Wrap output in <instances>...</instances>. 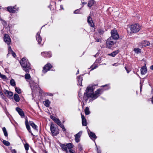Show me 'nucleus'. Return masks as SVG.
<instances>
[{
  "label": "nucleus",
  "instance_id": "nucleus-1",
  "mask_svg": "<svg viewBox=\"0 0 153 153\" xmlns=\"http://www.w3.org/2000/svg\"><path fill=\"white\" fill-rule=\"evenodd\" d=\"M94 90L93 89V86L88 87L86 89V92L84 94L83 97L84 100L87 102L89 98H91L93 99H96L100 94V89H98L94 93Z\"/></svg>",
  "mask_w": 153,
  "mask_h": 153
},
{
  "label": "nucleus",
  "instance_id": "nucleus-2",
  "mask_svg": "<svg viewBox=\"0 0 153 153\" xmlns=\"http://www.w3.org/2000/svg\"><path fill=\"white\" fill-rule=\"evenodd\" d=\"M20 64L26 73L29 72L31 69V67L28 61L25 58H23L20 61Z\"/></svg>",
  "mask_w": 153,
  "mask_h": 153
},
{
  "label": "nucleus",
  "instance_id": "nucleus-3",
  "mask_svg": "<svg viewBox=\"0 0 153 153\" xmlns=\"http://www.w3.org/2000/svg\"><path fill=\"white\" fill-rule=\"evenodd\" d=\"M60 146L62 150L67 153H74L73 152V150L71 149L73 147V145L72 143H68L66 145L61 144Z\"/></svg>",
  "mask_w": 153,
  "mask_h": 153
},
{
  "label": "nucleus",
  "instance_id": "nucleus-4",
  "mask_svg": "<svg viewBox=\"0 0 153 153\" xmlns=\"http://www.w3.org/2000/svg\"><path fill=\"white\" fill-rule=\"evenodd\" d=\"M131 33H134L137 32L140 29L139 25L137 24L132 25L129 27Z\"/></svg>",
  "mask_w": 153,
  "mask_h": 153
},
{
  "label": "nucleus",
  "instance_id": "nucleus-5",
  "mask_svg": "<svg viewBox=\"0 0 153 153\" xmlns=\"http://www.w3.org/2000/svg\"><path fill=\"white\" fill-rule=\"evenodd\" d=\"M116 43V41L111 38H108L107 40L106 43V47L110 48L112 47L114 44Z\"/></svg>",
  "mask_w": 153,
  "mask_h": 153
},
{
  "label": "nucleus",
  "instance_id": "nucleus-6",
  "mask_svg": "<svg viewBox=\"0 0 153 153\" xmlns=\"http://www.w3.org/2000/svg\"><path fill=\"white\" fill-rule=\"evenodd\" d=\"M50 129L53 136H56L59 134V129L55 128L54 124L52 123L51 124Z\"/></svg>",
  "mask_w": 153,
  "mask_h": 153
},
{
  "label": "nucleus",
  "instance_id": "nucleus-7",
  "mask_svg": "<svg viewBox=\"0 0 153 153\" xmlns=\"http://www.w3.org/2000/svg\"><path fill=\"white\" fill-rule=\"evenodd\" d=\"M111 36L110 38L115 40L117 39L119 37L117 32L116 30H111Z\"/></svg>",
  "mask_w": 153,
  "mask_h": 153
},
{
  "label": "nucleus",
  "instance_id": "nucleus-8",
  "mask_svg": "<svg viewBox=\"0 0 153 153\" xmlns=\"http://www.w3.org/2000/svg\"><path fill=\"white\" fill-rule=\"evenodd\" d=\"M51 67L52 66L51 65L50 63H48L43 67L42 71L44 73H45L47 71L49 70Z\"/></svg>",
  "mask_w": 153,
  "mask_h": 153
},
{
  "label": "nucleus",
  "instance_id": "nucleus-9",
  "mask_svg": "<svg viewBox=\"0 0 153 153\" xmlns=\"http://www.w3.org/2000/svg\"><path fill=\"white\" fill-rule=\"evenodd\" d=\"M7 10L10 13H14L17 10L16 8V6L14 7L10 6L7 7Z\"/></svg>",
  "mask_w": 153,
  "mask_h": 153
},
{
  "label": "nucleus",
  "instance_id": "nucleus-10",
  "mask_svg": "<svg viewBox=\"0 0 153 153\" xmlns=\"http://www.w3.org/2000/svg\"><path fill=\"white\" fill-rule=\"evenodd\" d=\"M4 42L9 45L11 42V39L10 36L7 34H5L4 37Z\"/></svg>",
  "mask_w": 153,
  "mask_h": 153
},
{
  "label": "nucleus",
  "instance_id": "nucleus-11",
  "mask_svg": "<svg viewBox=\"0 0 153 153\" xmlns=\"http://www.w3.org/2000/svg\"><path fill=\"white\" fill-rule=\"evenodd\" d=\"M25 124L27 129L28 130L29 132L31 133L32 135H33V134L30 130V127L29 125V122L28 121L27 117H26V118H25Z\"/></svg>",
  "mask_w": 153,
  "mask_h": 153
},
{
  "label": "nucleus",
  "instance_id": "nucleus-12",
  "mask_svg": "<svg viewBox=\"0 0 153 153\" xmlns=\"http://www.w3.org/2000/svg\"><path fill=\"white\" fill-rule=\"evenodd\" d=\"M4 93L7 97L10 98H11L13 95L12 92L7 90H4Z\"/></svg>",
  "mask_w": 153,
  "mask_h": 153
},
{
  "label": "nucleus",
  "instance_id": "nucleus-13",
  "mask_svg": "<svg viewBox=\"0 0 153 153\" xmlns=\"http://www.w3.org/2000/svg\"><path fill=\"white\" fill-rule=\"evenodd\" d=\"M82 132L80 131L78 133L76 134L75 136V140L76 142H78L80 141V137L82 134Z\"/></svg>",
  "mask_w": 153,
  "mask_h": 153
},
{
  "label": "nucleus",
  "instance_id": "nucleus-14",
  "mask_svg": "<svg viewBox=\"0 0 153 153\" xmlns=\"http://www.w3.org/2000/svg\"><path fill=\"white\" fill-rule=\"evenodd\" d=\"M16 110L22 117L23 118L24 117V113L22 109L19 108L17 107L16 108Z\"/></svg>",
  "mask_w": 153,
  "mask_h": 153
},
{
  "label": "nucleus",
  "instance_id": "nucleus-15",
  "mask_svg": "<svg viewBox=\"0 0 153 153\" xmlns=\"http://www.w3.org/2000/svg\"><path fill=\"white\" fill-rule=\"evenodd\" d=\"M30 86L32 89H34L37 88L38 85L37 83H35L33 81H31L30 83Z\"/></svg>",
  "mask_w": 153,
  "mask_h": 153
},
{
  "label": "nucleus",
  "instance_id": "nucleus-16",
  "mask_svg": "<svg viewBox=\"0 0 153 153\" xmlns=\"http://www.w3.org/2000/svg\"><path fill=\"white\" fill-rule=\"evenodd\" d=\"M41 54L42 56L49 58L51 57V55L50 52H42Z\"/></svg>",
  "mask_w": 153,
  "mask_h": 153
},
{
  "label": "nucleus",
  "instance_id": "nucleus-17",
  "mask_svg": "<svg viewBox=\"0 0 153 153\" xmlns=\"http://www.w3.org/2000/svg\"><path fill=\"white\" fill-rule=\"evenodd\" d=\"M40 32H38L37 33L36 36V40L38 42V43L39 44H40L41 43V42L42 40V38L40 36Z\"/></svg>",
  "mask_w": 153,
  "mask_h": 153
},
{
  "label": "nucleus",
  "instance_id": "nucleus-18",
  "mask_svg": "<svg viewBox=\"0 0 153 153\" xmlns=\"http://www.w3.org/2000/svg\"><path fill=\"white\" fill-rule=\"evenodd\" d=\"M81 117L82 125L83 126H86L87 125L86 119L84 115H82Z\"/></svg>",
  "mask_w": 153,
  "mask_h": 153
},
{
  "label": "nucleus",
  "instance_id": "nucleus-19",
  "mask_svg": "<svg viewBox=\"0 0 153 153\" xmlns=\"http://www.w3.org/2000/svg\"><path fill=\"white\" fill-rule=\"evenodd\" d=\"M88 22L91 27H94V25L92 22V19L90 16H89L88 18Z\"/></svg>",
  "mask_w": 153,
  "mask_h": 153
},
{
  "label": "nucleus",
  "instance_id": "nucleus-20",
  "mask_svg": "<svg viewBox=\"0 0 153 153\" xmlns=\"http://www.w3.org/2000/svg\"><path fill=\"white\" fill-rule=\"evenodd\" d=\"M119 52V50H117L114 51L113 52L110 53L108 54V55L112 57H114Z\"/></svg>",
  "mask_w": 153,
  "mask_h": 153
},
{
  "label": "nucleus",
  "instance_id": "nucleus-21",
  "mask_svg": "<svg viewBox=\"0 0 153 153\" xmlns=\"http://www.w3.org/2000/svg\"><path fill=\"white\" fill-rule=\"evenodd\" d=\"M88 132L90 137L91 139L92 138L95 139L97 138V137L96 136L95 134L92 132H90V133H89V131H88Z\"/></svg>",
  "mask_w": 153,
  "mask_h": 153
},
{
  "label": "nucleus",
  "instance_id": "nucleus-22",
  "mask_svg": "<svg viewBox=\"0 0 153 153\" xmlns=\"http://www.w3.org/2000/svg\"><path fill=\"white\" fill-rule=\"evenodd\" d=\"M147 69L145 67H143L141 70V73L142 75L145 74L147 72Z\"/></svg>",
  "mask_w": 153,
  "mask_h": 153
},
{
  "label": "nucleus",
  "instance_id": "nucleus-23",
  "mask_svg": "<svg viewBox=\"0 0 153 153\" xmlns=\"http://www.w3.org/2000/svg\"><path fill=\"white\" fill-rule=\"evenodd\" d=\"M30 125L33 127V128L37 130V126L36 125L33 121H29Z\"/></svg>",
  "mask_w": 153,
  "mask_h": 153
},
{
  "label": "nucleus",
  "instance_id": "nucleus-24",
  "mask_svg": "<svg viewBox=\"0 0 153 153\" xmlns=\"http://www.w3.org/2000/svg\"><path fill=\"white\" fill-rule=\"evenodd\" d=\"M14 98L16 102H18L20 100L19 97V95L16 94H14Z\"/></svg>",
  "mask_w": 153,
  "mask_h": 153
},
{
  "label": "nucleus",
  "instance_id": "nucleus-25",
  "mask_svg": "<svg viewBox=\"0 0 153 153\" xmlns=\"http://www.w3.org/2000/svg\"><path fill=\"white\" fill-rule=\"evenodd\" d=\"M82 78L81 77V75L79 76L78 77V82L79 85L80 86L82 85Z\"/></svg>",
  "mask_w": 153,
  "mask_h": 153
},
{
  "label": "nucleus",
  "instance_id": "nucleus-26",
  "mask_svg": "<svg viewBox=\"0 0 153 153\" xmlns=\"http://www.w3.org/2000/svg\"><path fill=\"white\" fill-rule=\"evenodd\" d=\"M44 105L47 107H48L50 104V102L48 100H45L43 102Z\"/></svg>",
  "mask_w": 153,
  "mask_h": 153
},
{
  "label": "nucleus",
  "instance_id": "nucleus-27",
  "mask_svg": "<svg viewBox=\"0 0 153 153\" xmlns=\"http://www.w3.org/2000/svg\"><path fill=\"white\" fill-rule=\"evenodd\" d=\"M94 1L93 0L90 1L88 3V6L89 7H91L94 4Z\"/></svg>",
  "mask_w": 153,
  "mask_h": 153
},
{
  "label": "nucleus",
  "instance_id": "nucleus-28",
  "mask_svg": "<svg viewBox=\"0 0 153 153\" xmlns=\"http://www.w3.org/2000/svg\"><path fill=\"white\" fill-rule=\"evenodd\" d=\"M134 51L137 54H138L141 52L140 49L139 48H134Z\"/></svg>",
  "mask_w": 153,
  "mask_h": 153
},
{
  "label": "nucleus",
  "instance_id": "nucleus-29",
  "mask_svg": "<svg viewBox=\"0 0 153 153\" xmlns=\"http://www.w3.org/2000/svg\"><path fill=\"white\" fill-rule=\"evenodd\" d=\"M10 85L13 86H14L16 85V82L14 79H12L10 81Z\"/></svg>",
  "mask_w": 153,
  "mask_h": 153
},
{
  "label": "nucleus",
  "instance_id": "nucleus-30",
  "mask_svg": "<svg viewBox=\"0 0 153 153\" xmlns=\"http://www.w3.org/2000/svg\"><path fill=\"white\" fill-rule=\"evenodd\" d=\"M85 112L86 115H88L89 114H90V111L89 108L87 107L85 109Z\"/></svg>",
  "mask_w": 153,
  "mask_h": 153
},
{
  "label": "nucleus",
  "instance_id": "nucleus-31",
  "mask_svg": "<svg viewBox=\"0 0 153 153\" xmlns=\"http://www.w3.org/2000/svg\"><path fill=\"white\" fill-rule=\"evenodd\" d=\"M143 46H148L150 44V43L148 41H144L143 42Z\"/></svg>",
  "mask_w": 153,
  "mask_h": 153
},
{
  "label": "nucleus",
  "instance_id": "nucleus-32",
  "mask_svg": "<svg viewBox=\"0 0 153 153\" xmlns=\"http://www.w3.org/2000/svg\"><path fill=\"white\" fill-rule=\"evenodd\" d=\"M2 130L4 136L6 137H7L8 136V134L6 128L5 127L3 128Z\"/></svg>",
  "mask_w": 153,
  "mask_h": 153
},
{
  "label": "nucleus",
  "instance_id": "nucleus-33",
  "mask_svg": "<svg viewBox=\"0 0 153 153\" xmlns=\"http://www.w3.org/2000/svg\"><path fill=\"white\" fill-rule=\"evenodd\" d=\"M15 90L16 92L18 94H20L21 93V90L19 88L16 87Z\"/></svg>",
  "mask_w": 153,
  "mask_h": 153
},
{
  "label": "nucleus",
  "instance_id": "nucleus-34",
  "mask_svg": "<svg viewBox=\"0 0 153 153\" xmlns=\"http://www.w3.org/2000/svg\"><path fill=\"white\" fill-rule=\"evenodd\" d=\"M3 144L7 146H9L10 145V143L8 141H6L5 140H4L3 141Z\"/></svg>",
  "mask_w": 153,
  "mask_h": 153
},
{
  "label": "nucleus",
  "instance_id": "nucleus-35",
  "mask_svg": "<svg viewBox=\"0 0 153 153\" xmlns=\"http://www.w3.org/2000/svg\"><path fill=\"white\" fill-rule=\"evenodd\" d=\"M0 77L3 79H7V78L5 75L2 74H0Z\"/></svg>",
  "mask_w": 153,
  "mask_h": 153
},
{
  "label": "nucleus",
  "instance_id": "nucleus-36",
  "mask_svg": "<svg viewBox=\"0 0 153 153\" xmlns=\"http://www.w3.org/2000/svg\"><path fill=\"white\" fill-rule=\"evenodd\" d=\"M98 32L100 34H102L104 33V30L102 29H100L98 30Z\"/></svg>",
  "mask_w": 153,
  "mask_h": 153
},
{
  "label": "nucleus",
  "instance_id": "nucleus-37",
  "mask_svg": "<svg viewBox=\"0 0 153 153\" xmlns=\"http://www.w3.org/2000/svg\"><path fill=\"white\" fill-rule=\"evenodd\" d=\"M25 78L26 79H28L30 78V75L28 74H26L25 75Z\"/></svg>",
  "mask_w": 153,
  "mask_h": 153
},
{
  "label": "nucleus",
  "instance_id": "nucleus-38",
  "mask_svg": "<svg viewBox=\"0 0 153 153\" xmlns=\"http://www.w3.org/2000/svg\"><path fill=\"white\" fill-rule=\"evenodd\" d=\"M55 122L59 126H60L62 124L61 122L58 119V120Z\"/></svg>",
  "mask_w": 153,
  "mask_h": 153
},
{
  "label": "nucleus",
  "instance_id": "nucleus-39",
  "mask_svg": "<svg viewBox=\"0 0 153 153\" xmlns=\"http://www.w3.org/2000/svg\"><path fill=\"white\" fill-rule=\"evenodd\" d=\"M24 147L25 150H28L29 149V145L27 143H26L24 145Z\"/></svg>",
  "mask_w": 153,
  "mask_h": 153
},
{
  "label": "nucleus",
  "instance_id": "nucleus-40",
  "mask_svg": "<svg viewBox=\"0 0 153 153\" xmlns=\"http://www.w3.org/2000/svg\"><path fill=\"white\" fill-rule=\"evenodd\" d=\"M8 51L9 53H11L13 51L12 50L11 47L10 45H8Z\"/></svg>",
  "mask_w": 153,
  "mask_h": 153
},
{
  "label": "nucleus",
  "instance_id": "nucleus-41",
  "mask_svg": "<svg viewBox=\"0 0 153 153\" xmlns=\"http://www.w3.org/2000/svg\"><path fill=\"white\" fill-rule=\"evenodd\" d=\"M51 118L55 122H56L58 119H57L55 117L52 116H51Z\"/></svg>",
  "mask_w": 153,
  "mask_h": 153
},
{
  "label": "nucleus",
  "instance_id": "nucleus-42",
  "mask_svg": "<svg viewBox=\"0 0 153 153\" xmlns=\"http://www.w3.org/2000/svg\"><path fill=\"white\" fill-rule=\"evenodd\" d=\"M78 148L79 150L80 151L82 150V146L81 145L79 144L78 145Z\"/></svg>",
  "mask_w": 153,
  "mask_h": 153
},
{
  "label": "nucleus",
  "instance_id": "nucleus-43",
  "mask_svg": "<svg viewBox=\"0 0 153 153\" xmlns=\"http://www.w3.org/2000/svg\"><path fill=\"white\" fill-rule=\"evenodd\" d=\"M62 129V130L63 131H65L66 129L65 128L64 126L62 124L60 126Z\"/></svg>",
  "mask_w": 153,
  "mask_h": 153
},
{
  "label": "nucleus",
  "instance_id": "nucleus-44",
  "mask_svg": "<svg viewBox=\"0 0 153 153\" xmlns=\"http://www.w3.org/2000/svg\"><path fill=\"white\" fill-rule=\"evenodd\" d=\"M120 64L119 63H114V64H112V65L113 66H117L118 65H120Z\"/></svg>",
  "mask_w": 153,
  "mask_h": 153
},
{
  "label": "nucleus",
  "instance_id": "nucleus-45",
  "mask_svg": "<svg viewBox=\"0 0 153 153\" xmlns=\"http://www.w3.org/2000/svg\"><path fill=\"white\" fill-rule=\"evenodd\" d=\"M11 53L13 57H15L16 56L15 53L13 51Z\"/></svg>",
  "mask_w": 153,
  "mask_h": 153
},
{
  "label": "nucleus",
  "instance_id": "nucleus-46",
  "mask_svg": "<svg viewBox=\"0 0 153 153\" xmlns=\"http://www.w3.org/2000/svg\"><path fill=\"white\" fill-rule=\"evenodd\" d=\"M125 69L126 70V71L127 73H129V72H130V70H128V68L126 67H125Z\"/></svg>",
  "mask_w": 153,
  "mask_h": 153
},
{
  "label": "nucleus",
  "instance_id": "nucleus-47",
  "mask_svg": "<svg viewBox=\"0 0 153 153\" xmlns=\"http://www.w3.org/2000/svg\"><path fill=\"white\" fill-rule=\"evenodd\" d=\"M12 153H16V152L15 149H12L11 150Z\"/></svg>",
  "mask_w": 153,
  "mask_h": 153
},
{
  "label": "nucleus",
  "instance_id": "nucleus-48",
  "mask_svg": "<svg viewBox=\"0 0 153 153\" xmlns=\"http://www.w3.org/2000/svg\"><path fill=\"white\" fill-rule=\"evenodd\" d=\"M97 67V66H96L95 67H94V66L92 65V67H91V68H92L91 70H93Z\"/></svg>",
  "mask_w": 153,
  "mask_h": 153
},
{
  "label": "nucleus",
  "instance_id": "nucleus-49",
  "mask_svg": "<svg viewBox=\"0 0 153 153\" xmlns=\"http://www.w3.org/2000/svg\"><path fill=\"white\" fill-rule=\"evenodd\" d=\"M78 11H79L78 10H76L74 12V13H78Z\"/></svg>",
  "mask_w": 153,
  "mask_h": 153
},
{
  "label": "nucleus",
  "instance_id": "nucleus-50",
  "mask_svg": "<svg viewBox=\"0 0 153 153\" xmlns=\"http://www.w3.org/2000/svg\"><path fill=\"white\" fill-rule=\"evenodd\" d=\"M96 41L98 42H100V39H96Z\"/></svg>",
  "mask_w": 153,
  "mask_h": 153
},
{
  "label": "nucleus",
  "instance_id": "nucleus-51",
  "mask_svg": "<svg viewBox=\"0 0 153 153\" xmlns=\"http://www.w3.org/2000/svg\"><path fill=\"white\" fill-rule=\"evenodd\" d=\"M150 68H151V69H152V70H153V65H152L150 67Z\"/></svg>",
  "mask_w": 153,
  "mask_h": 153
},
{
  "label": "nucleus",
  "instance_id": "nucleus-52",
  "mask_svg": "<svg viewBox=\"0 0 153 153\" xmlns=\"http://www.w3.org/2000/svg\"><path fill=\"white\" fill-rule=\"evenodd\" d=\"M48 95H50V96H53L52 94H51V93L49 94H48Z\"/></svg>",
  "mask_w": 153,
  "mask_h": 153
},
{
  "label": "nucleus",
  "instance_id": "nucleus-53",
  "mask_svg": "<svg viewBox=\"0 0 153 153\" xmlns=\"http://www.w3.org/2000/svg\"><path fill=\"white\" fill-rule=\"evenodd\" d=\"M79 73V70H78L77 71V73H76V74H77Z\"/></svg>",
  "mask_w": 153,
  "mask_h": 153
},
{
  "label": "nucleus",
  "instance_id": "nucleus-54",
  "mask_svg": "<svg viewBox=\"0 0 153 153\" xmlns=\"http://www.w3.org/2000/svg\"><path fill=\"white\" fill-rule=\"evenodd\" d=\"M107 85H103V86H102L103 87H104L105 86H106Z\"/></svg>",
  "mask_w": 153,
  "mask_h": 153
}]
</instances>
